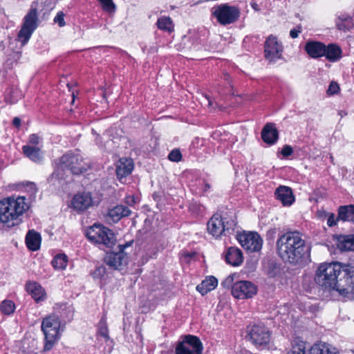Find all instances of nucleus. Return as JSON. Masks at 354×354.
I'll list each match as a JSON object with an SVG mask.
<instances>
[{
	"instance_id": "nucleus-53",
	"label": "nucleus",
	"mask_w": 354,
	"mask_h": 354,
	"mask_svg": "<svg viewBox=\"0 0 354 354\" xmlns=\"http://www.w3.org/2000/svg\"><path fill=\"white\" fill-rule=\"evenodd\" d=\"M126 201H127V203H128L129 205H133V203H135V200L133 196L127 197Z\"/></svg>"
},
{
	"instance_id": "nucleus-14",
	"label": "nucleus",
	"mask_w": 354,
	"mask_h": 354,
	"mask_svg": "<svg viewBox=\"0 0 354 354\" xmlns=\"http://www.w3.org/2000/svg\"><path fill=\"white\" fill-rule=\"evenodd\" d=\"M248 335L252 344L258 347L266 346L270 340V333L263 326L254 325L250 329Z\"/></svg>"
},
{
	"instance_id": "nucleus-39",
	"label": "nucleus",
	"mask_w": 354,
	"mask_h": 354,
	"mask_svg": "<svg viewBox=\"0 0 354 354\" xmlns=\"http://www.w3.org/2000/svg\"><path fill=\"white\" fill-rule=\"evenodd\" d=\"M236 225V222L232 218L227 219L223 217V227L225 228V235L226 233L230 234L231 231L234 230V227Z\"/></svg>"
},
{
	"instance_id": "nucleus-24",
	"label": "nucleus",
	"mask_w": 354,
	"mask_h": 354,
	"mask_svg": "<svg viewBox=\"0 0 354 354\" xmlns=\"http://www.w3.org/2000/svg\"><path fill=\"white\" fill-rule=\"evenodd\" d=\"M26 288L35 301L39 302L45 299V290L38 283L28 282L26 285Z\"/></svg>"
},
{
	"instance_id": "nucleus-56",
	"label": "nucleus",
	"mask_w": 354,
	"mask_h": 354,
	"mask_svg": "<svg viewBox=\"0 0 354 354\" xmlns=\"http://www.w3.org/2000/svg\"><path fill=\"white\" fill-rule=\"evenodd\" d=\"M206 98L208 101V106H213V100L209 96H206Z\"/></svg>"
},
{
	"instance_id": "nucleus-44",
	"label": "nucleus",
	"mask_w": 354,
	"mask_h": 354,
	"mask_svg": "<svg viewBox=\"0 0 354 354\" xmlns=\"http://www.w3.org/2000/svg\"><path fill=\"white\" fill-rule=\"evenodd\" d=\"M276 234H277V228H275V227L270 228L266 232V240L268 241H273L275 239Z\"/></svg>"
},
{
	"instance_id": "nucleus-5",
	"label": "nucleus",
	"mask_w": 354,
	"mask_h": 354,
	"mask_svg": "<svg viewBox=\"0 0 354 354\" xmlns=\"http://www.w3.org/2000/svg\"><path fill=\"white\" fill-rule=\"evenodd\" d=\"M86 235L91 241L102 244L109 248H112L116 242L115 235L112 230L100 224H94L90 227Z\"/></svg>"
},
{
	"instance_id": "nucleus-7",
	"label": "nucleus",
	"mask_w": 354,
	"mask_h": 354,
	"mask_svg": "<svg viewBox=\"0 0 354 354\" xmlns=\"http://www.w3.org/2000/svg\"><path fill=\"white\" fill-rule=\"evenodd\" d=\"M212 16L222 26H227L236 22L241 15L240 9L228 3H221L211 10Z\"/></svg>"
},
{
	"instance_id": "nucleus-35",
	"label": "nucleus",
	"mask_w": 354,
	"mask_h": 354,
	"mask_svg": "<svg viewBox=\"0 0 354 354\" xmlns=\"http://www.w3.org/2000/svg\"><path fill=\"white\" fill-rule=\"evenodd\" d=\"M68 257L64 254H58L51 261V264L55 269L63 270L67 266Z\"/></svg>"
},
{
	"instance_id": "nucleus-15",
	"label": "nucleus",
	"mask_w": 354,
	"mask_h": 354,
	"mask_svg": "<svg viewBox=\"0 0 354 354\" xmlns=\"http://www.w3.org/2000/svg\"><path fill=\"white\" fill-rule=\"evenodd\" d=\"M105 263L113 270H122L128 261L127 254L124 252H109L104 257Z\"/></svg>"
},
{
	"instance_id": "nucleus-26",
	"label": "nucleus",
	"mask_w": 354,
	"mask_h": 354,
	"mask_svg": "<svg viewBox=\"0 0 354 354\" xmlns=\"http://www.w3.org/2000/svg\"><path fill=\"white\" fill-rule=\"evenodd\" d=\"M41 235L34 230H29L26 236V244L27 248L31 251H37L39 249L41 245Z\"/></svg>"
},
{
	"instance_id": "nucleus-51",
	"label": "nucleus",
	"mask_w": 354,
	"mask_h": 354,
	"mask_svg": "<svg viewBox=\"0 0 354 354\" xmlns=\"http://www.w3.org/2000/svg\"><path fill=\"white\" fill-rule=\"evenodd\" d=\"M133 243V241H130L129 242H127L125 244H123V245H118V249L119 251H121V252H124V250L127 248V247H129L131 246Z\"/></svg>"
},
{
	"instance_id": "nucleus-58",
	"label": "nucleus",
	"mask_w": 354,
	"mask_h": 354,
	"mask_svg": "<svg viewBox=\"0 0 354 354\" xmlns=\"http://www.w3.org/2000/svg\"><path fill=\"white\" fill-rule=\"evenodd\" d=\"M194 255V253H187V254H185V256L187 257H192Z\"/></svg>"
},
{
	"instance_id": "nucleus-3",
	"label": "nucleus",
	"mask_w": 354,
	"mask_h": 354,
	"mask_svg": "<svg viewBox=\"0 0 354 354\" xmlns=\"http://www.w3.org/2000/svg\"><path fill=\"white\" fill-rule=\"evenodd\" d=\"M347 265L337 261L320 264L315 272V283L325 290H334L339 293V284Z\"/></svg>"
},
{
	"instance_id": "nucleus-41",
	"label": "nucleus",
	"mask_w": 354,
	"mask_h": 354,
	"mask_svg": "<svg viewBox=\"0 0 354 354\" xmlns=\"http://www.w3.org/2000/svg\"><path fill=\"white\" fill-rule=\"evenodd\" d=\"M100 1L102 6L103 10L107 12H114L115 10V5L113 2V0H98Z\"/></svg>"
},
{
	"instance_id": "nucleus-46",
	"label": "nucleus",
	"mask_w": 354,
	"mask_h": 354,
	"mask_svg": "<svg viewBox=\"0 0 354 354\" xmlns=\"http://www.w3.org/2000/svg\"><path fill=\"white\" fill-rule=\"evenodd\" d=\"M293 153V149L291 146L288 145H286L283 147L281 153L284 157H288L291 156Z\"/></svg>"
},
{
	"instance_id": "nucleus-27",
	"label": "nucleus",
	"mask_w": 354,
	"mask_h": 354,
	"mask_svg": "<svg viewBox=\"0 0 354 354\" xmlns=\"http://www.w3.org/2000/svg\"><path fill=\"white\" fill-rule=\"evenodd\" d=\"M22 150L24 155L30 160L37 163L43 160V153L39 147L27 145L23 146Z\"/></svg>"
},
{
	"instance_id": "nucleus-34",
	"label": "nucleus",
	"mask_w": 354,
	"mask_h": 354,
	"mask_svg": "<svg viewBox=\"0 0 354 354\" xmlns=\"http://www.w3.org/2000/svg\"><path fill=\"white\" fill-rule=\"evenodd\" d=\"M158 28L167 32H172L174 31V24L171 19L169 17H161L157 21Z\"/></svg>"
},
{
	"instance_id": "nucleus-11",
	"label": "nucleus",
	"mask_w": 354,
	"mask_h": 354,
	"mask_svg": "<svg viewBox=\"0 0 354 354\" xmlns=\"http://www.w3.org/2000/svg\"><path fill=\"white\" fill-rule=\"evenodd\" d=\"M257 292V286L250 281H239L232 286V295L239 299L252 297Z\"/></svg>"
},
{
	"instance_id": "nucleus-49",
	"label": "nucleus",
	"mask_w": 354,
	"mask_h": 354,
	"mask_svg": "<svg viewBox=\"0 0 354 354\" xmlns=\"http://www.w3.org/2000/svg\"><path fill=\"white\" fill-rule=\"evenodd\" d=\"M328 218H327V224L329 227H333L335 225H336L337 220V218L335 219V214L333 213H330L327 214Z\"/></svg>"
},
{
	"instance_id": "nucleus-52",
	"label": "nucleus",
	"mask_w": 354,
	"mask_h": 354,
	"mask_svg": "<svg viewBox=\"0 0 354 354\" xmlns=\"http://www.w3.org/2000/svg\"><path fill=\"white\" fill-rule=\"evenodd\" d=\"M12 124L17 128H19L21 126V119L18 117L14 118Z\"/></svg>"
},
{
	"instance_id": "nucleus-30",
	"label": "nucleus",
	"mask_w": 354,
	"mask_h": 354,
	"mask_svg": "<svg viewBox=\"0 0 354 354\" xmlns=\"http://www.w3.org/2000/svg\"><path fill=\"white\" fill-rule=\"evenodd\" d=\"M335 26L339 30L348 31L353 27V19L348 15L342 14L335 19Z\"/></svg>"
},
{
	"instance_id": "nucleus-37",
	"label": "nucleus",
	"mask_w": 354,
	"mask_h": 354,
	"mask_svg": "<svg viewBox=\"0 0 354 354\" xmlns=\"http://www.w3.org/2000/svg\"><path fill=\"white\" fill-rule=\"evenodd\" d=\"M99 335L102 336L105 339L106 341L109 339V330L106 322V316L104 315L98 323V331Z\"/></svg>"
},
{
	"instance_id": "nucleus-17",
	"label": "nucleus",
	"mask_w": 354,
	"mask_h": 354,
	"mask_svg": "<svg viewBox=\"0 0 354 354\" xmlns=\"http://www.w3.org/2000/svg\"><path fill=\"white\" fill-rule=\"evenodd\" d=\"M115 173L120 181L129 175H130L133 169L134 163L130 158H121L118 160L115 165Z\"/></svg>"
},
{
	"instance_id": "nucleus-54",
	"label": "nucleus",
	"mask_w": 354,
	"mask_h": 354,
	"mask_svg": "<svg viewBox=\"0 0 354 354\" xmlns=\"http://www.w3.org/2000/svg\"><path fill=\"white\" fill-rule=\"evenodd\" d=\"M251 6L254 10L259 11L260 10L258 3L255 1L251 2Z\"/></svg>"
},
{
	"instance_id": "nucleus-18",
	"label": "nucleus",
	"mask_w": 354,
	"mask_h": 354,
	"mask_svg": "<svg viewBox=\"0 0 354 354\" xmlns=\"http://www.w3.org/2000/svg\"><path fill=\"white\" fill-rule=\"evenodd\" d=\"M93 205L90 192H82L75 194L72 201L73 207L77 211H84Z\"/></svg>"
},
{
	"instance_id": "nucleus-29",
	"label": "nucleus",
	"mask_w": 354,
	"mask_h": 354,
	"mask_svg": "<svg viewBox=\"0 0 354 354\" xmlns=\"http://www.w3.org/2000/svg\"><path fill=\"white\" fill-rule=\"evenodd\" d=\"M218 285V280L214 276H209L205 278L200 284L196 286V290L202 295H205L208 292L214 290Z\"/></svg>"
},
{
	"instance_id": "nucleus-32",
	"label": "nucleus",
	"mask_w": 354,
	"mask_h": 354,
	"mask_svg": "<svg viewBox=\"0 0 354 354\" xmlns=\"http://www.w3.org/2000/svg\"><path fill=\"white\" fill-rule=\"evenodd\" d=\"M335 348L326 343L315 344L310 350V354H336Z\"/></svg>"
},
{
	"instance_id": "nucleus-55",
	"label": "nucleus",
	"mask_w": 354,
	"mask_h": 354,
	"mask_svg": "<svg viewBox=\"0 0 354 354\" xmlns=\"http://www.w3.org/2000/svg\"><path fill=\"white\" fill-rule=\"evenodd\" d=\"M210 188H211V185L208 183L205 182L204 183V187H203V192H207V191H209L210 189Z\"/></svg>"
},
{
	"instance_id": "nucleus-50",
	"label": "nucleus",
	"mask_w": 354,
	"mask_h": 354,
	"mask_svg": "<svg viewBox=\"0 0 354 354\" xmlns=\"http://www.w3.org/2000/svg\"><path fill=\"white\" fill-rule=\"evenodd\" d=\"M301 32V25H299L297 26V28H294L290 31V36L292 39L297 38L299 36V34Z\"/></svg>"
},
{
	"instance_id": "nucleus-40",
	"label": "nucleus",
	"mask_w": 354,
	"mask_h": 354,
	"mask_svg": "<svg viewBox=\"0 0 354 354\" xmlns=\"http://www.w3.org/2000/svg\"><path fill=\"white\" fill-rule=\"evenodd\" d=\"M168 159L170 161L178 162L182 159V154L179 149H174L170 151L168 155Z\"/></svg>"
},
{
	"instance_id": "nucleus-57",
	"label": "nucleus",
	"mask_w": 354,
	"mask_h": 354,
	"mask_svg": "<svg viewBox=\"0 0 354 354\" xmlns=\"http://www.w3.org/2000/svg\"><path fill=\"white\" fill-rule=\"evenodd\" d=\"M318 214H319V217H322L324 216H326L328 214L323 211V212H318Z\"/></svg>"
},
{
	"instance_id": "nucleus-6",
	"label": "nucleus",
	"mask_w": 354,
	"mask_h": 354,
	"mask_svg": "<svg viewBox=\"0 0 354 354\" xmlns=\"http://www.w3.org/2000/svg\"><path fill=\"white\" fill-rule=\"evenodd\" d=\"M58 161L57 168L59 169L69 171L75 175L82 174L87 169V165L84 162L82 156L71 151L64 154Z\"/></svg>"
},
{
	"instance_id": "nucleus-61",
	"label": "nucleus",
	"mask_w": 354,
	"mask_h": 354,
	"mask_svg": "<svg viewBox=\"0 0 354 354\" xmlns=\"http://www.w3.org/2000/svg\"><path fill=\"white\" fill-rule=\"evenodd\" d=\"M15 56L17 57V59H19L21 57V53H17L15 54Z\"/></svg>"
},
{
	"instance_id": "nucleus-13",
	"label": "nucleus",
	"mask_w": 354,
	"mask_h": 354,
	"mask_svg": "<svg viewBox=\"0 0 354 354\" xmlns=\"http://www.w3.org/2000/svg\"><path fill=\"white\" fill-rule=\"evenodd\" d=\"M237 239L241 246L250 252H258L262 248L263 240L257 232L239 234Z\"/></svg>"
},
{
	"instance_id": "nucleus-36",
	"label": "nucleus",
	"mask_w": 354,
	"mask_h": 354,
	"mask_svg": "<svg viewBox=\"0 0 354 354\" xmlns=\"http://www.w3.org/2000/svg\"><path fill=\"white\" fill-rule=\"evenodd\" d=\"M306 346L304 342L300 339H295L292 349L286 354H305Z\"/></svg>"
},
{
	"instance_id": "nucleus-19",
	"label": "nucleus",
	"mask_w": 354,
	"mask_h": 354,
	"mask_svg": "<svg viewBox=\"0 0 354 354\" xmlns=\"http://www.w3.org/2000/svg\"><path fill=\"white\" fill-rule=\"evenodd\" d=\"M304 48L308 55L313 59H318L324 56L325 44L321 41H307Z\"/></svg>"
},
{
	"instance_id": "nucleus-31",
	"label": "nucleus",
	"mask_w": 354,
	"mask_h": 354,
	"mask_svg": "<svg viewBox=\"0 0 354 354\" xmlns=\"http://www.w3.org/2000/svg\"><path fill=\"white\" fill-rule=\"evenodd\" d=\"M337 220L354 223V205H343L338 208Z\"/></svg>"
},
{
	"instance_id": "nucleus-43",
	"label": "nucleus",
	"mask_w": 354,
	"mask_h": 354,
	"mask_svg": "<svg viewBox=\"0 0 354 354\" xmlns=\"http://www.w3.org/2000/svg\"><path fill=\"white\" fill-rule=\"evenodd\" d=\"M339 91V84L335 82H331L327 90V94L329 95L337 94Z\"/></svg>"
},
{
	"instance_id": "nucleus-9",
	"label": "nucleus",
	"mask_w": 354,
	"mask_h": 354,
	"mask_svg": "<svg viewBox=\"0 0 354 354\" xmlns=\"http://www.w3.org/2000/svg\"><path fill=\"white\" fill-rule=\"evenodd\" d=\"M203 344L200 339L194 335H187L176 346V354H202Z\"/></svg>"
},
{
	"instance_id": "nucleus-60",
	"label": "nucleus",
	"mask_w": 354,
	"mask_h": 354,
	"mask_svg": "<svg viewBox=\"0 0 354 354\" xmlns=\"http://www.w3.org/2000/svg\"><path fill=\"white\" fill-rule=\"evenodd\" d=\"M229 77H230V75L228 74H225L224 75V78H225V80H228Z\"/></svg>"
},
{
	"instance_id": "nucleus-1",
	"label": "nucleus",
	"mask_w": 354,
	"mask_h": 354,
	"mask_svg": "<svg viewBox=\"0 0 354 354\" xmlns=\"http://www.w3.org/2000/svg\"><path fill=\"white\" fill-rule=\"evenodd\" d=\"M276 250L283 261L292 266H303L310 261V248L298 231L279 234Z\"/></svg>"
},
{
	"instance_id": "nucleus-48",
	"label": "nucleus",
	"mask_w": 354,
	"mask_h": 354,
	"mask_svg": "<svg viewBox=\"0 0 354 354\" xmlns=\"http://www.w3.org/2000/svg\"><path fill=\"white\" fill-rule=\"evenodd\" d=\"M40 140V137L37 134H31L29 137V144L37 147L39 144Z\"/></svg>"
},
{
	"instance_id": "nucleus-38",
	"label": "nucleus",
	"mask_w": 354,
	"mask_h": 354,
	"mask_svg": "<svg viewBox=\"0 0 354 354\" xmlns=\"http://www.w3.org/2000/svg\"><path fill=\"white\" fill-rule=\"evenodd\" d=\"M15 309V305L11 300H4L0 304V311L6 315L12 314Z\"/></svg>"
},
{
	"instance_id": "nucleus-8",
	"label": "nucleus",
	"mask_w": 354,
	"mask_h": 354,
	"mask_svg": "<svg viewBox=\"0 0 354 354\" xmlns=\"http://www.w3.org/2000/svg\"><path fill=\"white\" fill-rule=\"evenodd\" d=\"M39 19L36 8H31L24 18L21 30L17 35L18 41L22 46L26 44L32 34L38 26Z\"/></svg>"
},
{
	"instance_id": "nucleus-45",
	"label": "nucleus",
	"mask_w": 354,
	"mask_h": 354,
	"mask_svg": "<svg viewBox=\"0 0 354 354\" xmlns=\"http://www.w3.org/2000/svg\"><path fill=\"white\" fill-rule=\"evenodd\" d=\"M54 22L58 24L60 27H63L65 25L64 14L62 12H58L54 19Z\"/></svg>"
},
{
	"instance_id": "nucleus-59",
	"label": "nucleus",
	"mask_w": 354,
	"mask_h": 354,
	"mask_svg": "<svg viewBox=\"0 0 354 354\" xmlns=\"http://www.w3.org/2000/svg\"><path fill=\"white\" fill-rule=\"evenodd\" d=\"M54 177H58V174H56L55 172H53L51 176H50V178H53Z\"/></svg>"
},
{
	"instance_id": "nucleus-2",
	"label": "nucleus",
	"mask_w": 354,
	"mask_h": 354,
	"mask_svg": "<svg viewBox=\"0 0 354 354\" xmlns=\"http://www.w3.org/2000/svg\"><path fill=\"white\" fill-rule=\"evenodd\" d=\"M59 315L53 314L45 317L41 323V330L45 335L44 351H50L60 335L62 325L73 319V311L71 306H64Z\"/></svg>"
},
{
	"instance_id": "nucleus-10",
	"label": "nucleus",
	"mask_w": 354,
	"mask_h": 354,
	"mask_svg": "<svg viewBox=\"0 0 354 354\" xmlns=\"http://www.w3.org/2000/svg\"><path fill=\"white\" fill-rule=\"evenodd\" d=\"M283 46L281 42H279L277 37L269 35L264 44V56L270 63H275L278 59L282 58Z\"/></svg>"
},
{
	"instance_id": "nucleus-42",
	"label": "nucleus",
	"mask_w": 354,
	"mask_h": 354,
	"mask_svg": "<svg viewBox=\"0 0 354 354\" xmlns=\"http://www.w3.org/2000/svg\"><path fill=\"white\" fill-rule=\"evenodd\" d=\"M106 274V268L104 266H100L95 268L92 273L94 278L100 279Z\"/></svg>"
},
{
	"instance_id": "nucleus-21",
	"label": "nucleus",
	"mask_w": 354,
	"mask_h": 354,
	"mask_svg": "<svg viewBox=\"0 0 354 354\" xmlns=\"http://www.w3.org/2000/svg\"><path fill=\"white\" fill-rule=\"evenodd\" d=\"M131 211L124 205H117L109 210L106 219L109 222L117 223L122 218L129 216Z\"/></svg>"
},
{
	"instance_id": "nucleus-47",
	"label": "nucleus",
	"mask_w": 354,
	"mask_h": 354,
	"mask_svg": "<svg viewBox=\"0 0 354 354\" xmlns=\"http://www.w3.org/2000/svg\"><path fill=\"white\" fill-rule=\"evenodd\" d=\"M233 281H234L233 277L228 276L225 280H223L221 282V286H223L224 288H232V286L234 284Z\"/></svg>"
},
{
	"instance_id": "nucleus-16",
	"label": "nucleus",
	"mask_w": 354,
	"mask_h": 354,
	"mask_svg": "<svg viewBox=\"0 0 354 354\" xmlns=\"http://www.w3.org/2000/svg\"><path fill=\"white\" fill-rule=\"evenodd\" d=\"M208 232L213 236L218 238L222 234L225 235L223 227V216L216 213L209 220L207 224Z\"/></svg>"
},
{
	"instance_id": "nucleus-28",
	"label": "nucleus",
	"mask_w": 354,
	"mask_h": 354,
	"mask_svg": "<svg viewBox=\"0 0 354 354\" xmlns=\"http://www.w3.org/2000/svg\"><path fill=\"white\" fill-rule=\"evenodd\" d=\"M336 245L342 251L354 250V234L337 236Z\"/></svg>"
},
{
	"instance_id": "nucleus-20",
	"label": "nucleus",
	"mask_w": 354,
	"mask_h": 354,
	"mask_svg": "<svg viewBox=\"0 0 354 354\" xmlns=\"http://www.w3.org/2000/svg\"><path fill=\"white\" fill-rule=\"evenodd\" d=\"M274 195L276 198L284 206H290L295 201V196L291 188L286 186L281 185L277 188Z\"/></svg>"
},
{
	"instance_id": "nucleus-4",
	"label": "nucleus",
	"mask_w": 354,
	"mask_h": 354,
	"mask_svg": "<svg viewBox=\"0 0 354 354\" xmlns=\"http://www.w3.org/2000/svg\"><path fill=\"white\" fill-rule=\"evenodd\" d=\"M24 196H12L0 201V223L10 228L21 222L20 216L28 209Z\"/></svg>"
},
{
	"instance_id": "nucleus-12",
	"label": "nucleus",
	"mask_w": 354,
	"mask_h": 354,
	"mask_svg": "<svg viewBox=\"0 0 354 354\" xmlns=\"http://www.w3.org/2000/svg\"><path fill=\"white\" fill-rule=\"evenodd\" d=\"M340 281L339 294L354 299V266L347 265L344 277Z\"/></svg>"
},
{
	"instance_id": "nucleus-33",
	"label": "nucleus",
	"mask_w": 354,
	"mask_h": 354,
	"mask_svg": "<svg viewBox=\"0 0 354 354\" xmlns=\"http://www.w3.org/2000/svg\"><path fill=\"white\" fill-rule=\"evenodd\" d=\"M266 273L270 278H279L283 274V267L281 263L271 261L268 263Z\"/></svg>"
},
{
	"instance_id": "nucleus-25",
	"label": "nucleus",
	"mask_w": 354,
	"mask_h": 354,
	"mask_svg": "<svg viewBox=\"0 0 354 354\" xmlns=\"http://www.w3.org/2000/svg\"><path fill=\"white\" fill-rule=\"evenodd\" d=\"M324 56L330 62H336L342 57V50L336 44H325Z\"/></svg>"
},
{
	"instance_id": "nucleus-23",
	"label": "nucleus",
	"mask_w": 354,
	"mask_h": 354,
	"mask_svg": "<svg viewBox=\"0 0 354 354\" xmlns=\"http://www.w3.org/2000/svg\"><path fill=\"white\" fill-rule=\"evenodd\" d=\"M225 259L226 263L230 265L239 266L243 260L242 252L238 248L230 247L225 252Z\"/></svg>"
},
{
	"instance_id": "nucleus-22",
	"label": "nucleus",
	"mask_w": 354,
	"mask_h": 354,
	"mask_svg": "<svg viewBox=\"0 0 354 354\" xmlns=\"http://www.w3.org/2000/svg\"><path fill=\"white\" fill-rule=\"evenodd\" d=\"M261 138L266 143L269 145H273L277 141L279 133L274 124L268 123L264 126L261 131Z\"/></svg>"
}]
</instances>
